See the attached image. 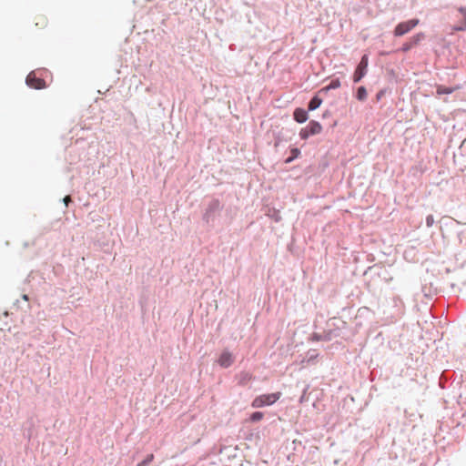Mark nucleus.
I'll return each mask as SVG.
<instances>
[{
  "label": "nucleus",
  "mask_w": 466,
  "mask_h": 466,
  "mask_svg": "<svg viewBox=\"0 0 466 466\" xmlns=\"http://www.w3.org/2000/svg\"><path fill=\"white\" fill-rule=\"evenodd\" d=\"M457 88L456 87H448L444 86H438L436 93L437 95H448L454 92Z\"/></svg>",
  "instance_id": "nucleus-11"
},
{
  "label": "nucleus",
  "mask_w": 466,
  "mask_h": 466,
  "mask_svg": "<svg viewBox=\"0 0 466 466\" xmlns=\"http://www.w3.org/2000/svg\"><path fill=\"white\" fill-rule=\"evenodd\" d=\"M293 118L296 122L302 124L309 119V112L302 107H297L293 112Z\"/></svg>",
  "instance_id": "nucleus-8"
},
{
  "label": "nucleus",
  "mask_w": 466,
  "mask_h": 466,
  "mask_svg": "<svg viewBox=\"0 0 466 466\" xmlns=\"http://www.w3.org/2000/svg\"><path fill=\"white\" fill-rule=\"evenodd\" d=\"M49 77L50 72L47 69H37L28 74L25 83L31 88L42 89L47 86V79Z\"/></svg>",
  "instance_id": "nucleus-1"
},
{
  "label": "nucleus",
  "mask_w": 466,
  "mask_h": 466,
  "mask_svg": "<svg viewBox=\"0 0 466 466\" xmlns=\"http://www.w3.org/2000/svg\"><path fill=\"white\" fill-rule=\"evenodd\" d=\"M136 466H143L142 464L137 463Z\"/></svg>",
  "instance_id": "nucleus-23"
},
{
  "label": "nucleus",
  "mask_w": 466,
  "mask_h": 466,
  "mask_svg": "<svg viewBox=\"0 0 466 466\" xmlns=\"http://www.w3.org/2000/svg\"><path fill=\"white\" fill-rule=\"evenodd\" d=\"M263 419H264V413L261 411H255V412L251 413L249 416V420L253 421V422L259 421Z\"/></svg>",
  "instance_id": "nucleus-14"
},
{
  "label": "nucleus",
  "mask_w": 466,
  "mask_h": 466,
  "mask_svg": "<svg viewBox=\"0 0 466 466\" xmlns=\"http://www.w3.org/2000/svg\"><path fill=\"white\" fill-rule=\"evenodd\" d=\"M340 85L339 79H331L329 84L322 86V91H329L330 89H335L339 87Z\"/></svg>",
  "instance_id": "nucleus-13"
},
{
  "label": "nucleus",
  "mask_w": 466,
  "mask_h": 466,
  "mask_svg": "<svg viewBox=\"0 0 466 466\" xmlns=\"http://www.w3.org/2000/svg\"><path fill=\"white\" fill-rule=\"evenodd\" d=\"M425 38V35L423 33H418L415 35H413L410 41L404 43L400 48L402 52H408L412 47L416 46L421 40Z\"/></svg>",
  "instance_id": "nucleus-6"
},
{
  "label": "nucleus",
  "mask_w": 466,
  "mask_h": 466,
  "mask_svg": "<svg viewBox=\"0 0 466 466\" xmlns=\"http://www.w3.org/2000/svg\"><path fill=\"white\" fill-rule=\"evenodd\" d=\"M23 299H24L25 301H27V300H28V297H27V295H24V296H23Z\"/></svg>",
  "instance_id": "nucleus-22"
},
{
  "label": "nucleus",
  "mask_w": 466,
  "mask_h": 466,
  "mask_svg": "<svg viewBox=\"0 0 466 466\" xmlns=\"http://www.w3.org/2000/svg\"><path fill=\"white\" fill-rule=\"evenodd\" d=\"M154 461V454H148L146 459H144L142 461L138 462L139 464H142L143 466H146L147 464L150 463Z\"/></svg>",
  "instance_id": "nucleus-17"
},
{
  "label": "nucleus",
  "mask_w": 466,
  "mask_h": 466,
  "mask_svg": "<svg viewBox=\"0 0 466 466\" xmlns=\"http://www.w3.org/2000/svg\"><path fill=\"white\" fill-rule=\"evenodd\" d=\"M431 223H432V218L431 217H427V225L431 226Z\"/></svg>",
  "instance_id": "nucleus-21"
},
{
  "label": "nucleus",
  "mask_w": 466,
  "mask_h": 466,
  "mask_svg": "<svg viewBox=\"0 0 466 466\" xmlns=\"http://www.w3.org/2000/svg\"><path fill=\"white\" fill-rule=\"evenodd\" d=\"M252 380V375L247 371L238 374V384L247 385Z\"/></svg>",
  "instance_id": "nucleus-10"
},
{
  "label": "nucleus",
  "mask_w": 466,
  "mask_h": 466,
  "mask_svg": "<svg viewBox=\"0 0 466 466\" xmlns=\"http://www.w3.org/2000/svg\"><path fill=\"white\" fill-rule=\"evenodd\" d=\"M453 31L461 32L466 30V17H463L462 21L459 22L457 25H453Z\"/></svg>",
  "instance_id": "nucleus-15"
},
{
  "label": "nucleus",
  "mask_w": 466,
  "mask_h": 466,
  "mask_svg": "<svg viewBox=\"0 0 466 466\" xmlns=\"http://www.w3.org/2000/svg\"><path fill=\"white\" fill-rule=\"evenodd\" d=\"M356 97L360 101H364L367 98V90L365 86H359L356 93Z\"/></svg>",
  "instance_id": "nucleus-12"
},
{
  "label": "nucleus",
  "mask_w": 466,
  "mask_h": 466,
  "mask_svg": "<svg viewBox=\"0 0 466 466\" xmlns=\"http://www.w3.org/2000/svg\"><path fill=\"white\" fill-rule=\"evenodd\" d=\"M320 90L317 91L314 95V96L309 100L308 103L307 111H313L316 110L320 106Z\"/></svg>",
  "instance_id": "nucleus-9"
},
{
  "label": "nucleus",
  "mask_w": 466,
  "mask_h": 466,
  "mask_svg": "<svg viewBox=\"0 0 466 466\" xmlns=\"http://www.w3.org/2000/svg\"><path fill=\"white\" fill-rule=\"evenodd\" d=\"M458 11L463 15V17H466V7L464 6H460L458 8Z\"/></svg>",
  "instance_id": "nucleus-19"
},
{
  "label": "nucleus",
  "mask_w": 466,
  "mask_h": 466,
  "mask_svg": "<svg viewBox=\"0 0 466 466\" xmlns=\"http://www.w3.org/2000/svg\"><path fill=\"white\" fill-rule=\"evenodd\" d=\"M368 64H369V57L367 55H364L359 65L357 66L354 75H353V82L359 83L367 74L368 71Z\"/></svg>",
  "instance_id": "nucleus-4"
},
{
  "label": "nucleus",
  "mask_w": 466,
  "mask_h": 466,
  "mask_svg": "<svg viewBox=\"0 0 466 466\" xmlns=\"http://www.w3.org/2000/svg\"><path fill=\"white\" fill-rule=\"evenodd\" d=\"M420 23L418 18H413L408 21L399 23L394 28L393 34L395 36H402L411 31Z\"/></svg>",
  "instance_id": "nucleus-3"
},
{
  "label": "nucleus",
  "mask_w": 466,
  "mask_h": 466,
  "mask_svg": "<svg viewBox=\"0 0 466 466\" xmlns=\"http://www.w3.org/2000/svg\"><path fill=\"white\" fill-rule=\"evenodd\" d=\"M384 90H380L377 93L376 95V100L377 101H380L381 99V97L384 96Z\"/></svg>",
  "instance_id": "nucleus-18"
},
{
  "label": "nucleus",
  "mask_w": 466,
  "mask_h": 466,
  "mask_svg": "<svg viewBox=\"0 0 466 466\" xmlns=\"http://www.w3.org/2000/svg\"><path fill=\"white\" fill-rule=\"evenodd\" d=\"M281 398L280 392L276 393H265L257 396L253 401H251V408L259 409L265 406H271L276 403L279 399Z\"/></svg>",
  "instance_id": "nucleus-2"
},
{
  "label": "nucleus",
  "mask_w": 466,
  "mask_h": 466,
  "mask_svg": "<svg viewBox=\"0 0 466 466\" xmlns=\"http://www.w3.org/2000/svg\"><path fill=\"white\" fill-rule=\"evenodd\" d=\"M234 358L230 351H222L218 360V363L221 368L228 369L232 365Z\"/></svg>",
  "instance_id": "nucleus-7"
},
{
  "label": "nucleus",
  "mask_w": 466,
  "mask_h": 466,
  "mask_svg": "<svg viewBox=\"0 0 466 466\" xmlns=\"http://www.w3.org/2000/svg\"><path fill=\"white\" fill-rule=\"evenodd\" d=\"M62 201H63V203H64L65 205L69 204V201H71V200H70V197L66 196L65 198H62Z\"/></svg>",
  "instance_id": "nucleus-20"
},
{
  "label": "nucleus",
  "mask_w": 466,
  "mask_h": 466,
  "mask_svg": "<svg viewBox=\"0 0 466 466\" xmlns=\"http://www.w3.org/2000/svg\"><path fill=\"white\" fill-rule=\"evenodd\" d=\"M299 150L298 148H293L291 150V156L289 157L287 159H286V162L287 163H289L291 161H293L296 157H298V156L299 155Z\"/></svg>",
  "instance_id": "nucleus-16"
},
{
  "label": "nucleus",
  "mask_w": 466,
  "mask_h": 466,
  "mask_svg": "<svg viewBox=\"0 0 466 466\" xmlns=\"http://www.w3.org/2000/svg\"><path fill=\"white\" fill-rule=\"evenodd\" d=\"M320 131V123L316 120H311L308 126L302 128L299 132L301 139H307L309 137L318 134Z\"/></svg>",
  "instance_id": "nucleus-5"
}]
</instances>
